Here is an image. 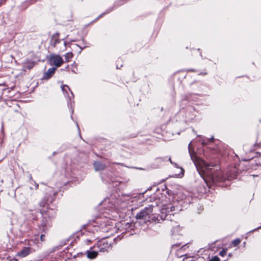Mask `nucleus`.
Returning <instances> with one entry per match:
<instances>
[{
  "label": "nucleus",
  "instance_id": "obj_1",
  "mask_svg": "<svg viewBox=\"0 0 261 261\" xmlns=\"http://www.w3.org/2000/svg\"><path fill=\"white\" fill-rule=\"evenodd\" d=\"M189 152L192 160L197 168V171L201 176L203 177L205 182L208 185V182L210 180H212L213 182L216 181L217 179L214 178L210 172L211 170H212V166L196 155L194 152L192 150L191 142L189 144Z\"/></svg>",
  "mask_w": 261,
  "mask_h": 261
},
{
  "label": "nucleus",
  "instance_id": "obj_2",
  "mask_svg": "<svg viewBox=\"0 0 261 261\" xmlns=\"http://www.w3.org/2000/svg\"><path fill=\"white\" fill-rule=\"evenodd\" d=\"M48 61L51 65H54L55 68L61 66L64 63L62 58L58 55H51L49 58Z\"/></svg>",
  "mask_w": 261,
  "mask_h": 261
},
{
  "label": "nucleus",
  "instance_id": "obj_3",
  "mask_svg": "<svg viewBox=\"0 0 261 261\" xmlns=\"http://www.w3.org/2000/svg\"><path fill=\"white\" fill-rule=\"evenodd\" d=\"M153 212V207L149 206L145 207L143 210L139 212L136 215V218L138 219H143L150 218V215Z\"/></svg>",
  "mask_w": 261,
  "mask_h": 261
},
{
  "label": "nucleus",
  "instance_id": "obj_4",
  "mask_svg": "<svg viewBox=\"0 0 261 261\" xmlns=\"http://www.w3.org/2000/svg\"><path fill=\"white\" fill-rule=\"evenodd\" d=\"M97 245L100 252L107 251L111 247V244L106 240H101L98 243Z\"/></svg>",
  "mask_w": 261,
  "mask_h": 261
},
{
  "label": "nucleus",
  "instance_id": "obj_5",
  "mask_svg": "<svg viewBox=\"0 0 261 261\" xmlns=\"http://www.w3.org/2000/svg\"><path fill=\"white\" fill-rule=\"evenodd\" d=\"M62 90L65 95V96L68 97L70 99L73 97L72 92L70 91L69 87L66 85H63L62 87Z\"/></svg>",
  "mask_w": 261,
  "mask_h": 261
},
{
  "label": "nucleus",
  "instance_id": "obj_6",
  "mask_svg": "<svg viewBox=\"0 0 261 261\" xmlns=\"http://www.w3.org/2000/svg\"><path fill=\"white\" fill-rule=\"evenodd\" d=\"M56 68L52 67L48 69L47 71L45 72L44 75L43 79H49L55 72L56 70Z\"/></svg>",
  "mask_w": 261,
  "mask_h": 261
},
{
  "label": "nucleus",
  "instance_id": "obj_7",
  "mask_svg": "<svg viewBox=\"0 0 261 261\" xmlns=\"http://www.w3.org/2000/svg\"><path fill=\"white\" fill-rule=\"evenodd\" d=\"M30 253V248L29 247H24L17 253V255L18 256L23 257L29 255Z\"/></svg>",
  "mask_w": 261,
  "mask_h": 261
},
{
  "label": "nucleus",
  "instance_id": "obj_8",
  "mask_svg": "<svg viewBox=\"0 0 261 261\" xmlns=\"http://www.w3.org/2000/svg\"><path fill=\"white\" fill-rule=\"evenodd\" d=\"M94 167L95 170L96 171H100L104 170L106 167V165L99 162H95L94 163Z\"/></svg>",
  "mask_w": 261,
  "mask_h": 261
},
{
  "label": "nucleus",
  "instance_id": "obj_9",
  "mask_svg": "<svg viewBox=\"0 0 261 261\" xmlns=\"http://www.w3.org/2000/svg\"><path fill=\"white\" fill-rule=\"evenodd\" d=\"M87 257L90 259L95 258L98 254L97 251H93V250H88L87 251Z\"/></svg>",
  "mask_w": 261,
  "mask_h": 261
},
{
  "label": "nucleus",
  "instance_id": "obj_10",
  "mask_svg": "<svg viewBox=\"0 0 261 261\" xmlns=\"http://www.w3.org/2000/svg\"><path fill=\"white\" fill-rule=\"evenodd\" d=\"M64 56L65 58V62H68L72 58L73 53L72 52H68L65 54Z\"/></svg>",
  "mask_w": 261,
  "mask_h": 261
},
{
  "label": "nucleus",
  "instance_id": "obj_11",
  "mask_svg": "<svg viewBox=\"0 0 261 261\" xmlns=\"http://www.w3.org/2000/svg\"><path fill=\"white\" fill-rule=\"evenodd\" d=\"M34 66V63L33 62H29L27 64H26L24 67L26 68L29 69H31Z\"/></svg>",
  "mask_w": 261,
  "mask_h": 261
},
{
  "label": "nucleus",
  "instance_id": "obj_12",
  "mask_svg": "<svg viewBox=\"0 0 261 261\" xmlns=\"http://www.w3.org/2000/svg\"><path fill=\"white\" fill-rule=\"evenodd\" d=\"M241 242V240L239 239H236L234 240H233L232 242V244L234 246H237L238 244H239Z\"/></svg>",
  "mask_w": 261,
  "mask_h": 261
},
{
  "label": "nucleus",
  "instance_id": "obj_13",
  "mask_svg": "<svg viewBox=\"0 0 261 261\" xmlns=\"http://www.w3.org/2000/svg\"><path fill=\"white\" fill-rule=\"evenodd\" d=\"M227 250L226 249H223L220 252L219 254L222 256H224L226 254Z\"/></svg>",
  "mask_w": 261,
  "mask_h": 261
},
{
  "label": "nucleus",
  "instance_id": "obj_14",
  "mask_svg": "<svg viewBox=\"0 0 261 261\" xmlns=\"http://www.w3.org/2000/svg\"><path fill=\"white\" fill-rule=\"evenodd\" d=\"M219 258L217 256H215L214 257H213L211 260L210 261H219Z\"/></svg>",
  "mask_w": 261,
  "mask_h": 261
},
{
  "label": "nucleus",
  "instance_id": "obj_15",
  "mask_svg": "<svg viewBox=\"0 0 261 261\" xmlns=\"http://www.w3.org/2000/svg\"><path fill=\"white\" fill-rule=\"evenodd\" d=\"M66 44H67L66 42H64V47L63 49L62 50V51H64L66 50Z\"/></svg>",
  "mask_w": 261,
  "mask_h": 261
},
{
  "label": "nucleus",
  "instance_id": "obj_16",
  "mask_svg": "<svg viewBox=\"0 0 261 261\" xmlns=\"http://www.w3.org/2000/svg\"><path fill=\"white\" fill-rule=\"evenodd\" d=\"M40 239H41V240L42 241H44V235L43 234H42L40 237Z\"/></svg>",
  "mask_w": 261,
  "mask_h": 261
},
{
  "label": "nucleus",
  "instance_id": "obj_17",
  "mask_svg": "<svg viewBox=\"0 0 261 261\" xmlns=\"http://www.w3.org/2000/svg\"><path fill=\"white\" fill-rule=\"evenodd\" d=\"M170 209H171V211H173V209H174V207L173 206H170Z\"/></svg>",
  "mask_w": 261,
  "mask_h": 261
},
{
  "label": "nucleus",
  "instance_id": "obj_18",
  "mask_svg": "<svg viewBox=\"0 0 261 261\" xmlns=\"http://www.w3.org/2000/svg\"><path fill=\"white\" fill-rule=\"evenodd\" d=\"M181 170L182 171V174L183 175V172H184V170L182 169H181Z\"/></svg>",
  "mask_w": 261,
  "mask_h": 261
},
{
  "label": "nucleus",
  "instance_id": "obj_19",
  "mask_svg": "<svg viewBox=\"0 0 261 261\" xmlns=\"http://www.w3.org/2000/svg\"><path fill=\"white\" fill-rule=\"evenodd\" d=\"M169 161H170V162L171 163H172V162H171V159H170V158H169Z\"/></svg>",
  "mask_w": 261,
  "mask_h": 261
}]
</instances>
